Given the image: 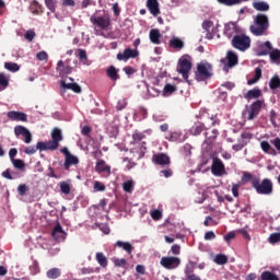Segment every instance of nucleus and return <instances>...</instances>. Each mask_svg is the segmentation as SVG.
<instances>
[{
  "label": "nucleus",
  "mask_w": 280,
  "mask_h": 280,
  "mask_svg": "<svg viewBox=\"0 0 280 280\" xmlns=\"http://www.w3.org/2000/svg\"><path fill=\"white\" fill-rule=\"evenodd\" d=\"M37 60L44 61V60H49V55H47V51L42 50L37 52L36 55Z\"/></svg>",
  "instance_id": "6e6d98bb"
},
{
  "label": "nucleus",
  "mask_w": 280,
  "mask_h": 280,
  "mask_svg": "<svg viewBox=\"0 0 280 280\" xmlns=\"http://www.w3.org/2000/svg\"><path fill=\"white\" fill-rule=\"evenodd\" d=\"M213 261L218 266H224V265L229 264V256H226L224 254H218V255H215Z\"/></svg>",
  "instance_id": "2f4dec72"
},
{
  "label": "nucleus",
  "mask_w": 280,
  "mask_h": 280,
  "mask_svg": "<svg viewBox=\"0 0 280 280\" xmlns=\"http://www.w3.org/2000/svg\"><path fill=\"white\" fill-rule=\"evenodd\" d=\"M266 102L264 100H257L249 106V108L245 112L248 121H253V119H257L259 113L264 108Z\"/></svg>",
  "instance_id": "20e7f679"
},
{
  "label": "nucleus",
  "mask_w": 280,
  "mask_h": 280,
  "mask_svg": "<svg viewBox=\"0 0 280 280\" xmlns=\"http://www.w3.org/2000/svg\"><path fill=\"white\" fill-rule=\"evenodd\" d=\"M268 27H270L268 16L264 13H258L254 20V24L250 25L249 31L254 36H264Z\"/></svg>",
  "instance_id": "f03ea898"
},
{
  "label": "nucleus",
  "mask_w": 280,
  "mask_h": 280,
  "mask_svg": "<svg viewBox=\"0 0 280 280\" xmlns=\"http://www.w3.org/2000/svg\"><path fill=\"white\" fill-rule=\"evenodd\" d=\"M211 27H213V21L205 20L202 22V30H205L206 32H211Z\"/></svg>",
  "instance_id": "3c124183"
},
{
  "label": "nucleus",
  "mask_w": 280,
  "mask_h": 280,
  "mask_svg": "<svg viewBox=\"0 0 280 280\" xmlns=\"http://www.w3.org/2000/svg\"><path fill=\"white\" fill-rule=\"evenodd\" d=\"M269 88L271 91H277V89H280V79L278 75H275L270 79Z\"/></svg>",
  "instance_id": "58836bf2"
},
{
  "label": "nucleus",
  "mask_w": 280,
  "mask_h": 280,
  "mask_svg": "<svg viewBox=\"0 0 280 280\" xmlns=\"http://www.w3.org/2000/svg\"><path fill=\"white\" fill-rule=\"evenodd\" d=\"M177 71L187 81L189 80V71H191V61L187 57H182L178 61Z\"/></svg>",
  "instance_id": "423d86ee"
},
{
  "label": "nucleus",
  "mask_w": 280,
  "mask_h": 280,
  "mask_svg": "<svg viewBox=\"0 0 280 280\" xmlns=\"http://www.w3.org/2000/svg\"><path fill=\"white\" fill-rule=\"evenodd\" d=\"M253 8L257 12H268L270 10V5L265 1L254 2Z\"/></svg>",
  "instance_id": "7c9ffc66"
},
{
  "label": "nucleus",
  "mask_w": 280,
  "mask_h": 280,
  "mask_svg": "<svg viewBox=\"0 0 280 280\" xmlns=\"http://www.w3.org/2000/svg\"><path fill=\"white\" fill-rule=\"evenodd\" d=\"M11 163L15 170H25V162L21 159H15Z\"/></svg>",
  "instance_id": "c03bdc74"
},
{
  "label": "nucleus",
  "mask_w": 280,
  "mask_h": 280,
  "mask_svg": "<svg viewBox=\"0 0 280 280\" xmlns=\"http://www.w3.org/2000/svg\"><path fill=\"white\" fill-rule=\"evenodd\" d=\"M260 148L265 154H271L272 156H277V151L270 145L269 141H261L260 142Z\"/></svg>",
  "instance_id": "5701e85b"
},
{
  "label": "nucleus",
  "mask_w": 280,
  "mask_h": 280,
  "mask_svg": "<svg viewBox=\"0 0 280 280\" xmlns=\"http://www.w3.org/2000/svg\"><path fill=\"white\" fill-rule=\"evenodd\" d=\"M261 280H279V277L271 271H264L261 273Z\"/></svg>",
  "instance_id": "79ce46f5"
},
{
  "label": "nucleus",
  "mask_w": 280,
  "mask_h": 280,
  "mask_svg": "<svg viewBox=\"0 0 280 280\" xmlns=\"http://www.w3.org/2000/svg\"><path fill=\"white\" fill-rule=\"evenodd\" d=\"M271 145H273L276 148V150H278V152H280V138H276L273 140H270Z\"/></svg>",
  "instance_id": "774afa93"
},
{
  "label": "nucleus",
  "mask_w": 280,
  "mask_h": 280,
  "mask_svg": "<svg viewBox=\"0 0 280 280\" xmlns=\"http://www.w3.org/2000/svg\"><path fill=\"white\" fill-rule=\"evenodd\" d=\"M61 194L69 196L71 194V184L69 182H60L59 184Z\"/></svg>",
  "instance_id": "e433bc0d"
},
{
  "label": "nucleus",
  "mask_w": 280,
  "mask_h": 280,
  "mask_svg": "<svg viewBox=\"0 0 280 280\" xmlns=\"http://www.w3.org/2000/svg\"><path fill=\"white\" fill-rule=\"evenodd\" d=\"M160 264L163 268H166V270H174V268H178L180 266V258L172 256L162 257Z\"/></svg>",
  "instance_id": "9d476101"
},
{
  "label": "nucleus",
  "mask_w": 280,
  "mask_h": 280,
  "mask_svg": "<svg viewBox=\"0 0 280 280\" xmlns=\"http://www.w3.org/2000/svg\"><path fill=\"white\" fill-rule=\"evenodd\" d=\"M260 95H261V90H259V88H254L253 90H249L245 94V100H259Z\"/></svg>",
  "instance_id": "cd10ccee"
},
{
  "label": "nucleus",
  "mask_w": 280,
  "mask_h": 280,
  "mask_svg": "<svg viewBox=\"0 0 280 280\" xmlns=\"http://www.w3.org/2000/svg\"><path fill=\"white\" fill-rule=\"evenodd\" d=\"M24 38H26V40L32 43V40H34V38H36V33L34 31H27L24 35Z\"/></svg>",
  "instance_id": "0e129e2a"
},
{
  "label": "nucleus",
  "mask_w": 280,
  "mask_h": 280,
  "mask_svg": "<svg viewBox=\"0 0 280 280\" xmlns=\"http://www.w3.org/2000/svg\"><path fill=\"white\" fill-rule=\"evenodd\" d=\"M152 161L155 165H170V156L165 153L154 154Z\"/></svg>",
  "instance_id": "a211bd4d"
},
{
  "label": "nucleus",
  "mask_w": 280,
  "mask_h": 280,
  "mask_svg": "<svg viewBox=\"0 0 280 280\" xmlns=\"http://www.w3.org/2000/svg\"><path fill=\"white\" fill-rule=\"evenodd\" d=\"M237 32V26L235 25V23L231 22L225 24L224 26V34L225 36H228V38H233V34Z\"/></svg>",
  "instance_id": "a878e982"
},
{
  "label": "nucleus",
  "mask_w": 280,
  "mask_h": 280,
  "mask_svg": "<svg viewBox=\"0 0 280 280\" xmlns=\"http://www.w3.org/2000/svg\"><path fill=\"white\" fill-rule=\"evenodd\" d=\"M7 117L10 121L27 122V114L23 112L11 110L7 113Z\"/></svg>",
  "instance_id": "ddd939ff"
},
{
  "label": "nucleus",
  "mask_w": 280,
  "mask_h": 280,
  "mask_svg": "<svg viewBox=\"0 0 280 280\" xmlns=\"http://www.w3.org/2000/svg\"><path fill=\"white\" fill-rule=\"evenodd\" d=\"M253 174L245 172L242 176V183H253Z\"/></svg>",
  "instance_id": "052dcab7"
},
{
  "label": "nucleus",
  "mask_w": 280,
  "mask_h": 280,
  "mask_svg": "<svg viewBox=\"0 0 280 280\" xmlns=\"http://www.w3.org/2000/svg\"><path fill=\"white\" fill-rule=\"evenodd\" d=\"M57 0H45V5L50 12H56Z\"/></svg>",
  "instance_id": "49530a36"
},
{
  "label": "nucleus",
  "mask_w": 280,
  "mask_h": 280,
  "mask_svg": "<svg viewBox=\"0 0 280 280\" xmlns=\"http://www.w3.org/2000/svg\"><path fill=\"white\" fill-rule=\"evenodd\" d=\"M18 194H19L20 196H25V194H27V185H25V184H20V185L18 186Z\"/></svg>",
  "instance_id": "bf43d9fd"
},
{
  "label": "nucleus",
  "mask_w": 280,
  "mask_h": 280,
  "mask_svg": "<svg viewBox=\"0 0 280 280\" xmlns=\"http://www.w3.org/2000/svg\"><path fill=\"white\" fill-rule=\"evenodd\" d=\"M232 47H234V49H238V51H246V49H250V37L245 34L235 35L232 38Z\"/></svg>",
  "instance_id": "7ed1b4c3"
},
{
  "label": "nucleus",
  "mask_w": 280,
  "mask_h": 280,
  "mask_svg": "<svg viewBox=\"0 0 280 280\" xmlns=\"http://www.w3.org/2000/svg\"><path fill=\"white\" fill-rule=\"evenodd\" d=\"M90 21L93 25H96V27H100L101 30H108V27H110V16L108 14L103 16L92 15Z\"/></svg>",
  "instance_id": "6e6552de"
},
{
  "label": "nucleus",
  "mask_w": 280,
  "mask_h": 280,
  "mask_svg": "<svg viewBox=\"0 0 280 280\" xmlns=\"http://www.w3.org/2000/svg\"><path fill=\"white\" fill-rule=\"evenodd\" d=\"M78 163H80V160H78V156L70 154L66 158L63 167L65 170H69L71 165H78Z\"/></svg>",
  "instance_id": "b1692460"
},
{
  "label": "nucleus",
  "mask_w": 280,
  "mask_h": 280,
  "mask_svg": "<svg viewBox=\"0 0 280 280\" xmlns=\"http://www.w3.org/2000/svg\"><path fill=\"white\" fill-rule=\"evenodd\" d=\"M95 172H97V174H104V172H106L109 175L110 165H107L104 160H98L95 165Z\"/></svg>",
  "instance_id": "6ab92c4d"
},
{
  "label": "nucleus",
  "mask_w": 280,
  "mask_h": 280,
  "mask_svg": "<svg viewBox=\"0 0 280 280\" xmlns=\"http://www.w3.org/2000/svg\"><path fill=\"white\" fill-rule=\"evenodd\" d=\"M218 124V118L215 116L208 117L201 122V126L205 130H210V128H213Z\"/></svg>",
  "instance_id": "393cba45"
},
{
  "label": "nucleus",
  "mask_w": 280,
  "mask_h": 280,
  "mask_svg": "<svg viewBox=\"0 0 280 280\" xmlns=\"http://www.w3.org/2000/svg\"><path fill=\"white\" fill-rule=\"evenodd\" d=\"M218 3H221V5H228L229 8L233 5H238L237 0H217Z\"/></svg>",
  "instance_id": "8fccbe9b"
},
{
  "label": "nucleus",
  "mask_w": 280,
  "mask_h": 280,
  "mask_svg": "<svg viewBox=\"0 0 280 280\" xmlns=\"http://www.w3.org/2000/svg\"><path fill=\"white\" fill-rule=\"evenodd\" d=\"M151 218L152 220L159 221L161 218H163V212H161V210H152Z\"/></svg>",
  "instance_id": "603ef678"
},
{
  "label": "nucleus",
  "mask_w": 280,
  "mask_h": 280,
  "mask_svg": "<svg viewBox=\"0 0 280 280\" xmlns=\"http://www.w3.org/2000/svg\"><path fill=\"white\" fill-rule=\"evenodd\" d=\"M269 244H279L280 242V233H272L268 238Z\"/></svg>",
  "instance_id": "09e8293b"
},
{
  "label": "nucleus",
  "mask_w": 280,
  "mask_h": 280,
  "mask_svg": "<svg viewBox=\"0 0 280 280\" xmlns=\"http://www.w3.org/2000/svg\"><path fill=\"white\" fill-rule=\"evenodd\" d=\"M220 62L224 66V69H233V67H236V65L240 62V59L235 51L229 50L225 58H222Z\"/></svg>",
  "instance_id": "0eeeda50"
},
{
  "label": "nucleus",
  "mask_w": 280,
  "mask_h": 280,
  "mask_svg": "<svg viewBox=\"0 0 280 280\" xmlns=\"http://www.w3.org/2000/svg\"><path fill=\"white\" fill-rule=\"evenodd\" d=\"M147 8L152 16H159L161 14L159 0H147Z\"/></svg>",
  "instance_id": "f3484780"
},
{
  "label": "nucleus",
  "mask_w": 280,
  "mask_h": 280,
  "mask_svg": "<svg viewBox=\"0 0 280 280\" xmlns=\"http://www.w3.org/2000/svg\"><path fill=\"white\" fill-rule=\"evenodd\" d=\"M270 60L272 62H279L280 61V50L279 49H273L270 54Z\"/></svg>",
  "instance_id": "de8ad7c7"
},
{
  "label": "nucleus",
  "mask_w": 280,
  "mask_h": 280,
  "mask_svg": "<svg viewBox=\"0 0 280 280\" xmlns=\"http://www.w3.org/2000/svg\"><path fill=\"white\" fill-rule=\"evenodd\" d=\"M202 130H205L202 122H197L190 128V135L198 137V135H201Z\"/></svg>",
  "instance_id": "c9c22d12"
},
{
  "label": "nucleus",
  "mask_w": 280,
  "mask_h": 280,
  "mask_svg": "<svg viewBox=\"0 0 280 280\" xmlns=\"http://www.w3.org/2000/svg\"><path fill=\"white\" fill-rule=\"evenodd\" d=\"M122 189L126 191V194H132L135 189V182H132V179L125 182L122 184Z\"/></svg>",
  "instance_id": "ea45409f"
},
{
  "label": "nucleus",
  "mask_w": 280,
  "mask_h": 280,
  "mask_svg": "<svg viewBox=\"0 0 280 280\" xmlns=\"http://www.w3.org/2000/svg\"><path fill=\"white\" fill-rule=\"evenodd\" d=\"M94 191H106V186L101 182H94Z\"/></svg>",
  "instance_id": "13d9d810"
},
{
  "label": "nucleus",
  "mask_w": 280,
  "mask_h": 280,
  "mask_svg": "<svg viewBox=\"0 0 280 280\" xmlns=\"http://www.w3.org/2000/svg\"><path fill=\"white\" fill-rule=\"evenodd\" d=\"M116 246H118V248H122V250H126L128 255H132V250H135L132 244L128 242L117 241Z\"/></svg>",
  "instance_id": "bb28decb"
},
{
  "label": "nucleus",
  "mask_w": 280,
  "mask_h": 280,
  "mask_svg": "<svg viewBox=\"0 0 280 280\" xmlns=\"http://www.w3.org/2000/svg\"><path fill=\"white\" fill-rule=\"evenodd\" d=\"M95 259L101 268H106L108 266V258L102 252H97Z\"/></svg>",
  "instance_id": "c756f323"
},
{
  "label": "nucleus",
  "mask_w": 280,
  "mask_h": 280,
  "mask_svg": "<svg viewBox=\"0 0 280 280\" xmlns=\"http://www.w3.org/2000/svg\"><path fill=\"white\" fill-rule=\"evenodd\" d=\"M79 59L81 60V62H83V65H86V50L84 49H79Z\"/></svg>",
  "instance_id": "e2e57ef3"
},
{
  "label": "nucleus",
  "mask_w": 280,
  "mask_h": 280,
  "mask_svg": "<svg viewBox=\"0 0 280 280\" xmlns=\"http://www.w3.org/2000/svg\"><path fill=\"white\" fill-rule=\"evenodd\" d=\"M113 261L116 268H126V266H128V260H126V258H115Z\"/></svg>",
  "instance_id": "37998d69"
},
{
  "label": "nucleus",
  "mask_w": 280,
  "mask_h": 280,
  "mask_svg": "<svg viewBox=\"0 0 280 280\" xmlns=\"http://www.w3.org/2000/svg\"><path fill=\"white\" fill-rule=\"evenodd\" d=\"M145 135L140 131H136L132 133V143H139V141H143Z\"/></svg>",
  "instance_id": "a18cd8bd"
},
{
  "label": "nucleus",
  "mask_w": 280,
  "mask_h": 280,
  "mask_svg": "<svg viewBox=\"0 0 280 280\" xmlns=\"http://www.w3.org/2000/svg\"><path fill=\"white\" fill-rule=\"evenodd\" d=\"M149 38L153 45H161V31L152 28L149 33Z\"/></svg>",
  "instance_id": "4be33fe9"
},
{
  "label": "nucleus",
  "mask_w": 280,
  "mask_h": 280,
  "mask_svg": "<svg viewBox=\"0 0 280 280\" xmlns=\"http://www.w3.org/2000/svg\"><path fill=\"white\" fill-rule=\"evenodd\" d=\"M168 45L173 49H183V47H185V42H183L178 37H173V38L170 39Z\"/></svg>",
  "instance_id": "c85d7f7f"
},
{
  "label": "nucleus",
  "mask_w": 280,
  "mask_h": 280,
  "mask_svg": "<svg viewBox=\"0 0 280 280\" xmlns=\"http://www.w3.org/2000/svg\"><path fill=\"white\" fill-rule=\"evenodd\" d=\"M126 106H128V101L126 98H122L117 103V110H124Z\"/></svg>",
  "instance_id": "69168bd1"
},
{
  "label": "nucleus",
  "mask_w": 280,
  "mask_h": 280,
  "mask_svg": "<svg viewBox=\"0 0 280 280\" xmlns=\"http://www.w3.org/2000/svg\"><path fill=\"white\" fill-rule=\"evenodd\" d=\"M211 71H213V67L211 66V63H199L197 66V80L199 82H201L202 80H209V78H211Z\"/></svg>",
  "instance_id": "39448f33"
},
{
  "label": "nucleus",
  "mask_w": 280,
  "mask_h": 280,
  "mask_svg": "<svg viewBox=\"0 0 280 280\" xmlns=\"http://www.w3.org/2000/svg\"><path fill=\"white\" fill-rule=\"evenodd\" d=\"M62 275V271L58 268H51L46 272L48 279H58Z\"/></svg>",
  "instance_id": "f704fd0d"
},
{
  "label": "nucleus",
  "mask_w": 280,
  "mask_h": 280,
  "mask_svg": "<svg viewBox=\"0 0 280 280\" xmlns=\"http://www.w3.org/2000/svg\"><path fill=\"white\" fill-rule=\"evenodd\" d=\"M36 150L37 151L39 150V152H47V150H50L51 152H56V148L50 141H47V142L38 141L36 144Z\"/></svg>",
  "instance_id": "412c9836"
},
{
  "label": "nucleus",
  "mask_w": 280,
  "mask_h": 280,
  "mask_svg": "<svg viewBox=\"0 0 280 280\" xmlns=\"http://www.w3.org/2000/svg\"><path fill=\"white\" fill-rule=\"evenodd\" d=\"M240 187H242V184H233L232 185V194L234 198H240Z\"/></svg>",
  "instance_id": "5fc2aeb1"
},
{
  "label": "nucleus",
  "mask_w": 280,
  "mask_h": 280,
  "mask_svg": "<svg viewBox=\"0 0 280 280\" xmlns=\"http://www.w3.org/2000/svg\"><path fill=\"white\" fill-rule=\"evenodd\" d=\"M211 172L213 176H224V174H226V167L224 166V162H222V160H220L219 158H213Z\"/></svg>",
  "instance_id": "1a4fd4ad"
},
{
  "label": "nucleus",
  "mask_w": 280,
  "mask_h": 280,
  "mask_svg": "<svg viewBox=\"0 0 280 280\" xmlns=\"http://www.w3.org/2000/svg\"><path fill=\"white\" fill-rule=\"evenodd\" d=\"M56 71L59 73V78H67V75L73 73V68L71 66L65 65V61L59 60L56 67Z\"/></svg>",
  "instance_id": "f8f14e48"
},
{
  "label": "nucleus",
  "mask_w": 280,
  "mask_h": 280,
  "mask_svg": "<svg viewBox=\"0 0 280 280\" xmlns=\"http://www.w3.org/2000/svg\"><path fill=\"white\" fill-rule=\"evenodd\" d=\"M51 139L49 140V142L52 144V147L55 148V150H58V148H60V141H62V130H60L59 128H55L51 131Z\"/></svg>",
  "instance_id": "2eb2a0df"
},
{
  "label": "nucleus",
  "mask_w": 280,
  "mask_h": 280,
  "mask_svg": "<svg viewBox=\"0 0 280 280\" xmlns=\"http://www.w3.org/2000/svg\"><path fill=\"white\" fill-rule=\"evenodd\" d=\"M106 75L112 80V82H117L119 80V69L115 68V66H109L106 69Z\"/></svg>",
  "instance_id": "aec40b11"
},
{
  "label": "nucleus",
  "mask_w": 280,
  "mask_h": 280,
  "mask_svg": "<svg viewBox=\"0 0 280 280\" xmlns=\"http://www.w3.org/2000/svg\"><path fill=\"white\" fill-rule=\"evenodd\" d=\"M30 10L33 14H43V5L36 0L31 2Z\"/></svg>",
  "instance_id": "473e14b6"
},
{
  "label": "nucleus",
  "mask_w": 280,
  "mask_h": 280,
  "mask_svg": "<svg viewBox=\"0 0 280 280\" xmlns=\"http://www.w3.org/2000/svg\"><path fill=\"white\" fill-rule=\"evenodd\" d=\"M252 187L256 190V194L260 196H270L275 191L272 180L270 178H264L260 180L258 177L252 179Z\"/></svg>",
  "instance_id": "f257e3e1"
},
{
  "label": "nucleus",
  "mask_w": 280,
  "mask_h": 280,
  "mask_svg": "<svg viewBox=\"0 0 280 280\" xmlns=\"http://www.w3.org/2000/svg\"><path fill=\"white\" fill-rule=\"evenodd\" d=\"M176 91H177L176 85L167 83L163 89V96L170 97V95L176 93Z\"/></svg>",
  "instance_id": "72a5a7b5"
},
{
  "label": "nucleus",
  "mask_w": 280,
  "mask_h": 280,
  "mask_svg": "<svg viewBox=\"0 0 280 280\" xmlns=\"http://www.w3.org/2000/svg\"><path fill=\"white\" fill-rule=\"evenodd\" d=\"M137 56H139V51L135 50L132 48H127L125 49L122 52H118L117 54V60H122V61H127L130 60V58H137Z\"/></svg>",
  "instance_id": "4468645a"
},
{
  "label": "nucleus",
  "mask_w": 280,
  "mask_h": 280,
  "mask_svg": "<svg viewBox=\"0 0 280 280\" xmlns=\"http://www.w3.org/2000/svg\"><path fill=\"white\" fill-rule=\"evenodd\" d=\"M4 68L7 69V71H11L12 73H16V71L21 69V67H19V63L15 62H5Z\"/></svg>",
  "instance_id": "a19ab883"
},
{
  "label": "nucleus",
  "mask_w": 280,
  "mask_h": 280,
  "mask_svg": "<svg viewBox=\"0 0 280 280\" xmlns=\"http://www.w3.org/2000/svg\"><path fill=\"white\" fill-rule=\"evenodd\" d=\"M60 86H61L62 91H71L73 88V83H67V81L61 80Z\"/></svg>",
  "instance_id": "4d7b16f0"
},
{
  "label": "nucleus",
  "mask_w": 280,
  "mask_h": 280,
  "mask_svg": "<svg viewBox=\"0 0 280 280\" xmlns=\"http://www.w3.org/2000/svg\"><path fill=\"white\" fill-rule=\"evenodd\" d=\"M51 237L56 242H62V240H65L67 237V232H65V230H62V225H60V223H57L55 225V228L52 229Z\"/></svg>",
  "instance_id": "dca6fc26"
},
{
  "label": "nucleus",
  "mask_w": 280,
  "mask_h": 280,
  "mask_svg": "<svg viewBox=\"0 0 280 280\" xmlns=\"http://www.w3.org/2000/svg\"><path fill=\"white\" fill-rule=\"evenodd\" d=\"M10 86V79L4 73H0V91H5Z\"/></svg>",
  "instance_id": "4c0bfd02"
},
{
  "label": "nucleus",
  "mask_w": 280,
  "mask_h": 280,
  "mask_svg": "<svg viewBox=\"0 0 280 280\" xmlns=\"http://www.w3.org/2000/svg\"><path fill=\"white\" fill-rule=\"evenodd\" d=\"M122 71L126 73V75H133V73H137V70L130 66H126Z\"/></svg>",
  "instance_id": "338daca9"
},
{
  "label": "nucleus",
  "mask_w": 280,
  "mask_h": 280,
  "mask_svg": "<svg viewBox=\"0 0 280 280\" xmlns=\"http://www.w3.org/2000/svg\"><path fill=\"white\" fill-rule=\"evenodd\" d=\"M122 161H124V163H127V165L125 166V170L127 172H130V170H132V167H135V165H137V163L130 161V159H128V158L122 159Z\"/></svg>",
  "instance_id": "864d4df0"
},
{
  "label": "nucleus",
  "mask_w": 280,
  "mask_h": 280,
  "mask_svg": "<svg viewBox=\"0 0 280 280\" xmlns=\"http://www.w3.org/2000/svg\"><path fill=\"white\" fill-rule=\"evenodd\" d=\"M269 117H270V122L272 124V126L275 128H277V112H275V109H271Z\"/></svg>",
  "instance_id": "680f3d73"
},
{
  "label": "nucleus",
  "mask_w": 280,
  "mask_h": 280,
  "mask_svg": "<svg viewBox=\"0 0 280 280\" xmlns=\"http://www.w3.org/2000/svg\"><path fill=\"white\" fill-rule=\"evenodd\" d=\"M15 137H24V143H32V132L24 126L18 125L14 127Z\"/></svg>",
  "instance_id": "9b49d317"
}]
</instances>
